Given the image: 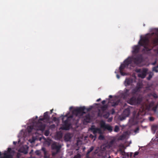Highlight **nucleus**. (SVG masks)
Returning a JSON list of instances; mask_svg holds the SVG:
<instances>
[{
    "mask_svg": "<svg viewBox=\"0 0 158 158\" xmlns=\"http://www.w3.org/2000/svg\"><path fill=\"white\" fill-rule=\"evenodd\" d=\"M91 108H86V109L85 110V112H88L90 110H91Z\"/></svg>",
    "mask_w": 158,
    "mask_h": 158,
    "instance_id": "39",
    "label": "nucleus"
},
{
    "mask_svg": "<svg viewBox=\"0 0 158 158\" xmlns=\"http://www.w3.org/2000/svg\"><path fill=\"white\" fill-rule=\"evenodd\" d=\"M94 149L93 147H91L87 151V153L89 154L90 153L91 151H92Z\"/></svg>",
    "mask_w": 158,
    "mask_h": 158,
    "instance_id": "33",
    "label": "nucleus"
},
{
    "mask_svg": "<svg viewBox=\"0 0 158 158\" xmlns=\"http://www.w3.org/2000/svg\"><path fill=\"white\" fill-rule=\"evenodd\" d=\"M89 137L91 138L92 139H94L95 138V135H94L92 134H90L89 136Z\"/></svg>",
    "mask_w": 158,
    "mask_h": 158,
    "instance_id": "36",
    "label": "nucleus"
},
{
    "mask_svg": "<svg viewBox=\"0 0 158 158\" xmlns=\"http://www.w3.org/2000/svg\"><path fill=\"white\" fill-rule=\"evenodd\" d=\"M142 101V98L139 97L136 98V97L133 96L128 100L127 102L131 105H135L140 104Z\"/></svg>",
    "mask_w": 158,
    "mask_h": 158,
    "instance_id": "4",
    "label": "nucleus"
},
{
    "mask_svg": "<svg viewBox=\"0 0 158 158\" xmlns=\"http://www.w3.org/2000/svg\"><path fill=\"white\" fill-rule=\"evenodd\" d=\"M138 130H139V128H137L136 129V130L135 131V132H136Z\"/></svg>",
    "mask_w": 158,
    "mask_h": 158,
    "instance_id": "57",
    "label": "nucleus"
},
{
    "mask_svg": "<svg viewBox=\"0 0 158 158\" xmlns=\"http://www.w3.org/2000/svg\"><path fill=\"white\" fill-rule=\"evenodd\" d=\"M137 85H138V84H137ZM140 88L141 87L140 85H138L136 86L134 89L132 90V94H136L137 92L140 91Z\"/></svg>",
    "mask_w": 158,
    "mask_h": 158,
    "instance_id": "16",
    "label": "nucleus"
},
{
    "mask_svg": "<svg viewBox=\"0 0 158 158\" xmlns=\"http://www.w3.org/2000/svg\"><path fill=\"white\" fill-rule=\"evenodd\" d=\"M156 63V62H155L152 63L153 65H155Z\"/></svg>",
    "mask_w": 158,
    "mask_h": 158,
    "instance_id": "56",
    "label": "nucleus"
},
{
    "mask_svg": "<svg viewBox=\"0 0 158 158\" xmlns=\"http://www.w3.org/2000/svg\"><path fill=\"white\" fill-rule=\"evenodd\" d=\"M106 101L105 100H104L102 101V104L104 105L105 104V103H106Z\"/></svg>",
    "mask_w": 158,
    "mask_h": 158,
    "instance_id": "44",
    "label": "nucleus"
},
{
    "mask_svg": "<svg viewBox=\"0 0 158 158\" xmlns=\"http://www.w3.org/2000/svg\"><path fill=\"white\" fill-rule=\"evenodd\" d=\"M119 130V127L117 126L116 125L115 126L114 128V131L115 132H118Z\"/></svg>",
    "mask_w": 158,
    "mask_h": 158,
    "instance_id": "28",
    "label": "nucleus"
},
{
    "mask_svg": "<svg viewBox=\"0 0 158 158\" xmlns=\"http://www.w3.org/2000/svg\"><path fill=\"white\" fill-rule=\"evenodd\" d=\"M98 115L99 116H102V114L101 113L100 111H99L98 113Z\"/></svg>",
    "mask_w": 158,
    "mask_h": 158,
    "instance_id": "40",
    "label": "nucleus"
},
{
    "mask_svg": "<svg viewBox=\"0 0 158 158\" xmlns=\"http://www.w3.org/2000/svg\"><path fill=\"white\" fill-rule=\"evenodd\" d=\"M11 148H8V150H7V152L6 151L5 152H6V153H7L8 154H10V151H11Z\"/></svg>",
    "mask_w": 158,
    "mask_h": 158,
    "instance_id": "35",
    "label": "nucleus"
},
{
    "mask_svg": "<svg viewBox=\"0 0 158 158\" xmlns=\"http://www.w3.org/2000/svg\"><path fill=\"white\" fill-rule=\"evenodd\" d=\"M100 134V135L98 137V139L99 140H104V138H105L104 136L103 135H102L101 134Z\"/></svg>",
    "mask_w": 158,
    "mask_h": 158,
    "instance_id": "30",
    "label": "nucleus"
},
{
    "mask_svg": "<svg viewBox=\"0 0 158 158\" xmlns=\"http://www.w3.org/2000/svg\"><path fill=\"white\" fill-rule=\"evenodd\" d=\"M109 120H110V121H111V119H109Z\"/></svg>",
    "mask_w": 158,
    "mask_h": 158,
    "instance_id": "61",
    "label": "nucleus"
},
{
    "mask_svg": "<svg viewBox=\"0 0 158 158\" xmlns=\"http://www.w3.org/2000/svg\"><path fill=\"white\" fill-rule=\"evenodd\" d=\"M119 158V157H117V158Z\"/></svg>",
    "mask_w": 158,
    "mask_h": 158,
    "instance_id": "62",
    "label": "nucleus"
},
{
    "mask_svg": "<svg viewBox=\"0 0 158 158\" xmlns=\"http://www.w3.org/2000/svg\"><path fill=\"white\" fill-rule=\"evenodd\" d=\"M86 108L85 106L77 108L74 109L72 111V113L73 114L76 116H82L84 114H85L86 112L85 110Z\"/></svg>",
    "mask_w": 158,
    "mask_h": 158,
    "instance_id": "5",
    "label": "nucleus"
},
{
    "mask_svg": "<svg viewBox=\"0 0 158 158\" xmlns=\"http://www.w3.org/2000/svg\"><path fill=\"white\" fill-rule=\"evenodd\" d=\"M133 154V153L132 152H131L130 153V156L131 157L132 156V155Z\"/></svg>",
    "mask_w": 158,
    "mask_h": 158,
    "instance_id": "53",
    "label": "nucleus"
},
{
    "mask_svg": "<svg viewBox=\"0 0 158 158\" xmlns=\"http://www.w3.org/2000/svg\"><path fill=\"white\" fill-rule=\"evenodd\" d=\"M101 98H99V99H98L96 101H97V102H99V101H101Z\"/></svg>",
    "mask_w": 158,
    "mask_h": 158,
    "instance_id": "47",
    "label": "nucleus"
},
{
    "mask_svg": "<svg viewBox=\"0 0 158 158\" xmlns=\"http://www.w3.org/2000/svg\"><path fill=\"white\" fill-rule=\"evenodd\" d=\"M120 101L119 100H117L115 101L111 102V105L112 106L115 107L118 105Z\"/></svg>",
    "mask_w": 158,
    "mask_h": 158,
    "instance_id": "19",
    "label": "nucleus"
},
{
    "mask_svg": "<svg viewBox=\"0 0 158 158\" xmlns=\"http://www.w3.org/2000/svg\"><path fill=\"white\" fill-rule=\"evenodd\" d=\"M127 66L124 64H121L119 67V70L121 74L122 75H125V73L123 72V70Z\"/></svg>",
    "mask_w": 158,
    "mask_h": 158,
    "instance_id": "13",
    "label": "nucleus"
},
{
    "mask_svg": "<svg viewBox=\"0 0 158 158\" xmlns=\"http://www.w3.org/2000/svg\"><path fill=\"white\" fill-rule=\"evenodd\" d=\"M72 108H73V107H70V108H69V109H70V110H71L72 109Z\"/></svg>",
    "mask_w": 158,
    "mask_h": 158,
    "instance_id": "55",
    "label": "nucleus"
},
{
    "mask_svg": "<svg viewBox=\"0 0 158 158\" xmlns=\"http://www.w3.org/2000/svg\"><path fill=\"white\" fill-rule=\"evenodd\" d=\"M53 120L54 122H55V121H56L57 120H59V118H56V117H53Z\"/></svg>",
    "mask_w": 158,
    "mask_h": 158,
    "instance_id": "37",
    "label": "nucleus"
},
{
    "mask_svg": "<svg viewBox=\"0 0 158 158\" xmlns=\"http://www.w3.org/2000/svg\"><path fill=\"white\" fill-rule=\"evenodd\" d=\"M154 75V73L152 72H150L149 73L148 76L147 77V79L148 80H150L152 77Z\"/></svg>",
    "mask_w": 158,
    "mask_h": 158,
    "instance_id": "22",
    "label": "nucleus"
},
{
    "mask_svg": "<svg viewBox=\"0 0 158 158\" xmlns=\"http://www.w3.org/2000/svg\"><path fill=\"white\" fill-rule=\"evenodd\" d=\"M35 153L38 156H40L41 155V152L40 150H36Z\"/></svg>",
    "mask_w": 158,
    "mask_h": 158,
    "instance_id": "32",
    "label": "nucleus"
},
{
    "mask_svg": "<svg viewBox=\"0 0 158 158\" xmlns=\"http://www.w3.org/2000/svg\"><path fill=\"white\" fill-rule=\"evenodd\" d=\"M133 60L132 57H129L124 61V64L127 66L130 65L132 67H134L135 65L132 63Z\"/></svg>",
    "mask_w": 158,
    "mask_h": 158,
    "instance_id": "10",
    "label": "nucleus"
},
{
    "mask_svg": "<svg viewBox=\"0 0 158 158\" xmlns=\"http://www.w3.org/2000/svg\"><path fill=\"white\" fill-rule=\"evenodd\" d=\"M129 91V89H126L125 94L127 93Z\"/></svg>",
    "mask_w": 158,
    "mask_h": 158,
    "instance_id": "45",
    "label": "nucleus"
},
{
    "mask_svg": "<svg viewBox=\"0 0 158 158\" xmlns=\"http://www.w3.org/2000/svg\"><path fill=\"white\" fill-rule=\"evenodd\" d=\"M148 70L147 69H143L142 72L138 74V77L142 78H144L146 75Z\"/></svg>",
    "mask_w": 158,
    "mask_h": 158,
    "instance_id": "11",
    "label": "nucleus"
},
{
    "mask_svg": "<svg viewBox=\"0 0 158 158\" xmlns=\"http://www.w3.org/2000/svg\"><path fill=\"white\" fill-rule=\"evenodd\" d=\"M133 79L131 78H126L124 81V85L126 86L130 85L133 83Z\"/></svg>",
    "mask_w": 158,
    "mask_h": 158,
    "instance_id": "12",
    "label": "nucleus"
},
{
    "mask_svg": "<svg viewBox=\"0 0 158 158\" xmlns=\"http://www.w3.org/2000/svg\"><path fill=\"white\" fill-rule=\"evenodd\" d=\"M60 135L61 137H62V135H61H61Z\"/></svg>",
    "mask_w": 158,
    "mask_h": 158,
    "instance_id": "59",
    "label": "nucleus"
},
{
    "mask_svg": "<svg viewBox=\"0 0 158 158\" xmlns=\"http://www.w3.org/2000/svg\"><path fill=\"white\" fill-rule=\"evenodd\" d=\"M155 127V126H152V129H153Z\"/></svg>",
    "mask_w": 158,
    "mask_h": 158,
    "instance_id": "58",
    "label": "nucleus"
},
{
    "mask_svg": "<svg viewBox=\"0 0 158 158\" xmlns=\"http://www.w3.org/2000/svg\"><path fill=\"white\" fill-rule=\"evenodd\" d=\"M71 137L69 134H65L64 136V139L65 141H68L70 140Z\"/></svg>",
    "mask_w": 158,
    "mask_h": 158,
    "instance_id": "20",
    "label": "nucleus"
},
{
    "mask_svg": "<svg viewBox=\"0 0 158 158\" xmlns=\"http://www.w3.org/2000/svg\"><path fill=\"white\" fill-rule=\"evenodd\" d=\"M79 142V141L78 140L77 141V143H76V144L77 145H78V142Z\"/></svg>",
    "mask_w": 158,
    "mask_h": 158,
    "instance_id": "50",
    "label": "nucleus"
},
{
    "mask_svg": "<svg viewBox=\"0 0 158 158\" xmlns=\"http://www.w3.org/2000/svg\"><path fill=\"white\" fill-rule=\"evenodd\" d=\"M13 143L15 144L16 143V142H15V141H14L13 142Z\"/></svg>",
    "mask_w": 158,
    "mask_h": 158,
    "instance_id": "54",
    "label": "nucleus"
},
{
    "mask_svg": "<svg viewBox=\"0 0 158 158\" xmlns=\"http://www.w3.org/2000/svg\"><path fill=\"white\" fill-rule=\"evenodd\" d=\"M153 43L154 45H157L158 44V38H156L153 40Z\"/></svg>",
    "mask_w": 158,
    "mask_h": 158,
    "instance_id": "24",
    "label": "nucleus"
},
{
    "mask_svg": "<svg viewBox=\"0 0 158 158\" xmlns=\"http://www.w3.org/2000/svg\"><path fill=\"white\" fill-rule=\"evenodd\" d=\"M130 114V110L129 108L125 109L123 111V115L125 117H128Z\"/></svg>",
    "mask_w": 158,
    "mask_h": 158,
    "instance_id": "15",
    "label": "nucleus"
},
{
    "mask_svg": "<svg viewBox=\"0 0 158 158\" xmlns=\"http://www.w3.org/2000/svg\"><path fill=\"white\" fill-rule=\"evenodd\" d=\"M158 68V65L155 66L154 67L152 68V70L153 71H154L156 73H158V69H157Z\"/></svg>",
    "mask_w": 158,
    "mask_h": 158,
    "instance_id": "26",
    "label": "nucleus"
},
{
    "mask_svg": "<svg viewBox=\"0 0 158 158\" xmlns=\"http://www.w3.org/2000/svg\"><path fill=\"white\" fill-rule=\"evenodd\" d=\"M150 95L155 99L157 98H158L157 95L155 93L151 94Z\"/></svg>",
    "mask_w": 158,
    "mask_h": 158,
    "instance_id": "29",
    "label": "nucleus"
},
{
    "mask_svg": "<svg viewBox=\"0 0 158 158\" xmlns=\"http://www.w3.org/2000/svg\"><path fill=\"white\" fill-rule=\"evenodd\" d=\"M127 156H129V155H128V154H127Z\"/></svg>",
    "mask_w": 158,
    "mask_h": 158,
    "instance_id": "60",
    "label": "nucleus"
},
{
    "mask_svg": "<svg viewBox=\"0 0 158 158\" xmlns=\"http://www.w3.org/2000/svg\"><path fill=\"white\" fill-rule=\"evenodd\" d=\"M61 116L63 117L62 121L63 123L62 129L65 130H69L71 125V120L73 118V116L71 115L68 117V115L66 114L64 116L62 115Z\"/></svg>",
    "mask_w": 158,
    "mask_h": 158,
    "instance_id": "1",
    "label": "nucleus"
},
{
    "mask_svg": "<svg viewBox=\"0 0 158 158\" xmlns=\"http://www.w3.org/2000/svg\"><path fill=\"white\" fill-rule=\"evenodd\" d=\"M149 120L150 121H153L154 120V118L152 117H150Z\"/></svg>",
    "mask_w": 158,
    "mask_h": 158,
    "instance_id": "41",
    "label": "nucleus"
},
{
    "mask_svg": "<svg viewBox=\"0 0 158 158\" xmlns=\"http://www.w3.org/2000/svg\"><path fill=\"white\" fill-rule=\"evenodd\" d=\"M116 77L118 79H119L120 78V76L118 74H117L116 75Z\"/></svg>",
    "mask_w": 158,
    "mask_h": 158,
    "instance_id": "46",
    "label": "nucleus"
},
{
    "mask_svg": "<svg viewBox=\"0 0 158 158\" xmlns=\"http://www.w3.org/2000/svg\"><path fill=\"white\" fill-rule=\"evenodd\" d=\"M107 106L106 105L102 106L101 108L103 113L107 109Z\"/></svg>",
    "mask_w": 158,
    "mask_h": 158,
    "instance_id": "23",
    "label": "nucleus"
},
{
    "mask_svg": "<svg viewBox=\"0 0 158 158\" xmlns=\"http://www.w3.org/2000/svg\"><path fill=\"white\" fill-rule=\"evenodd\" d=\"M53 110V109H52L51 110H50V111H51L50 114H52V113Z\"/></svg>",
    "mask_w": 158,
    "mask_h": 158,
    "instance_id": "49",
    "label": "nucleus"
},
{
    "mask_svg": "<svg viewBox=\"0 0 158 158\" xmlns=\"http://www.w3.org/2000/svg\"><path fill=\"white\" fill-rule=\"evenodd\" d=\"M133 62H134L133 64L135 66L140 64L142 62L143 58L141 55H138L132 57Z\"/></svg>",
    "mask_w": 158,
    "mask_h": 158,
    "instance_id": "7",
    "label": "nucleus"
},
{
    "mask_svg": "<svg viewBox=\"0 0 158 158\" xmlns=\"http://www.w3.org/2000/svg\"><path fill=\"white\" fill-rule=\"evenodd\" d=\"M41 150L44 152V157H45L47 156V152L45 148L43 147L41 148Z\"/></svg>",
    "mask_w": 158,
    "mask_h": 158,
    "instance_id": "25",
    "label": "nucleus"
},
{
    "mask_svg": "<svg viewBox=\"0 0 158 158\" xmlns=\"http://www.w3.org/2000/svg\"><path fill=\"white\" fill-rule=\"evenodd\" d=\"M121 152H122V155H125V152L124 151H122V150H121Z\"/></svg>",
    "mask_w": 158,
    "mask_h": 158,
    "instance_id": "42",
    "label": "nucleus"
},
{
    "mask_svg": "<svg viewBox=\"0 0 158 158\" xmlns=\"http://www.w3.org/2000/svg\"><path fill=\"white\" fill-rule=\"evenodd\" d=\"M81 155L80 154H78L77 155H75L74 156L73 158H81Z\"/></svg>",
    "mask_w": 158,
    "mask_h": 158,
    "instance_id": "34",
    "label": "nucleus"
},
{
    "mask_svg": "<svg viewBox=\"0 0 158 158\" xmlns=\"http://www.w3.org/2000/svg\"><path fill=\"white\" fill-rule=\"evenodd\" d=\"M49 134V131L48 130H46L44 133V135L46 136H48Z\"/></svg>",
    "mask_w": 158,
    "mask_h": 158,
    "instance_id": "31",
    "label": "nucleus"
},
{
    "mask_svg": "<svg viewBox=\"0 0 158 158\" xmlns=\"http://www.w3.org/2000/svg\"><path fill=\"white\" fill-rule=\"evenodd\" d=\"M48 112H46L44 113V117L47 120H49V117L48 115Z\"/></svg>",
    "mask_w": 158,
    "mask_h": 158,
    "instance_id": "21",
    "label": "nucleus"
},
{
    "mask_svg": "<svg viewBox=\"0 0 158 158\" xmlns=\"http://www.w3.org/2000/svg\"><path fill=\"white\" fill-rule=\"evenodd\" d=\"M112 110V113L113 114L114 113V109H113Z\"/></svg>",
    "mask_w": 158,
    "mask_h": 158,
    "instance_id": "52",
    "label": "nucleus"
},
{
    "mask_svg": "<svg viewBox=\"0 0 158 158\" xmlns=\"http://www.w3.org/2000/svg\"><path fill=\"white\" fill-rule=\"evenodd\" d=\"M156 107H154L153 108V110L155 111H156Z\"/></svg>",
    "mask_w": 158,
    "mask_h": 158,
    "instance_id": "48",
    "label": "nucleus"
},
{
    "mask_svg": "<svg viewBox=\"0 0 158 158\" xmlns=\"http://www.w3.org/2000/svg\"><path fill=\"white\" fill-rule=\"evenodd\" d=\"M84 122L89 123L90 122V118L89 114H86L84 118Z\"/></svg>",
    "mask_w": 158,
    "mask_h": 158,
    "instance_id": "17",
    "label": "nucleus"
},
{
    "mask_svg": "<svg viewBox=\"0 0 158 158\" xmlns=\"http://www.w3.org/2000/svg\"><path fill=\"white\" fill-rule=\"evenodd\" d=\"M109 98H112V95H109Z\"/></svg>",
    "mask_w": 158,
    "mask_h": 158,
    "instance_id": "51",
    "label": "nucleus"
},
{
    "mask_svg": "<svg viewBox=\"0 0 158 158\" xmlns=\"http://www.w3.org/2000/svg\"><path fill=\"white\" fill-rule=\"evenodd\" d=\"M90 130L92 132L93 134L95 135V138L94 139V141L95 140L96 138V134L97 133L99 134H102V131L101 130L98 128L95 127V126L94 125L92 126L90 128Z\"/></svg>",
    "mask_w": 158,
    "mask_h": 158,
    "instance_id": "8",
    "label": "nucleus"
},
{
    "mask_svg": "<svg viewBox=\"0 0 158 158\" xmlns=\"http://www.w3.org/2000/svg\"><path fill=\"white\" fill-rule=\"evenodd\" d=\"M139 153V152H135L134 156L135 157L136 156H137L138 155Z\"/></svg>",
    "mask_w": 158,
    "mask_h": 158,
    "instance_id": "38",
    "label": "nucleus"
},
{
    "mask_svg": "<svg viewBox=\"0 0 158 158\" xmlns=\"http://www.w3.org/2000/svg\"><path fill=\"white\" fill-rule=\"evenodd\" d=\"M101 127L105 130H107L110 132L112 131H113L112 127L109 124H106L104 122L101 123Z\"/></svg>",
    "mask_w": 158,
    "mask_h": 158,
    "instance_id": "9",
    "label": "nucleus"
},
{
    "mask_svg": "<svg viewBox=\"0 0 158 158\" xmlns=\"http://www.w3.org/2000/svg\"><path fill=\"white\" fill-rule=\"evenodd\" d=\"M139 46H135L133 48V52L134 53H137L139 52Z\"/></svg>",
    "mask_w": 158,
    "mask_h": 158,
    "instance_id": "18",
    "label": "nucleus"
},
{
    "mask_svg": "<svg viewBox=\"0 0 158 158\" xmlns=\"http://www.w3.org/2000/svg\"><path fill=\"white\" fill-rule=\"evenodd\" d=\"M137 72V73H141V69H138L136 71Z\"/></svg>",
    "mask_w": 158,
    "mask_h": 158,
    "instance_id": "43",
    "label": "nucleus"
},
{
    "mask_svg": "<svg viewBox=\"0 0 158 158\" xmlns=\"http://www.w3.org/2000/svg\"><path fill=\"white\" fill-rule=\"evenodd\" d=\"M51 148L52 150V155L53 156L60 152L61 146L59 143L54 142L51 144Z\"/></svg>",
    "mask_w": 158,
    "mask_h": 158,
    "instance_id": "3",
    "label": "nucleus"
},
{
    "mask_svg": "<svg viewBox=\"0 0 158 158\" xmlns=\"http://www.w3.org/2000/svg\"><path fill=\"white\" fill-rule=\"evenodd\" d=\"M37 127L36 126V123L35 124H34L33 126H28L27 128V129L28 133H30L32 131V130L33 129H34L37 131H38L39 130L36 129Z\"/></svg>",
    "mask_w": 158,
    "mask_h": 158,
    "instance_id": "14",
    "label": "nucleus"
},
{
    "mask_svg": "<svg viewBox=\"0 0 158 158\" xmlns=\"http://www.w3.org/2000/svg\"><path fill=\"white\" fill-rule=\"evenodd\" d=\"M149 42V40L148 38L147 37H145L141 38L138 43L140 46L143 47V51H148L151 50V49L148 47Z\"/></svg>",
    "mask_w": 158,
    "mask_h": 158,
    "instance_id": "2",
    "label": "nucleus"
},
{
    "mask_svg": "<svg viewBox=\"0 0 158 158\" xmlns=\"http://www.w3.org/2000/svg\"><path fill=\"white\" fill-rule=\"evenodd\" d=\"M110 116V114L108 112H106V114L103 115V117L106 118H107Z\"/></svg>",
    "mask_w": 158,
    "mask_h": 158,
    "instance_id": "27",
    "label": "nucleus"
},
{
    "mask_svg": "<svg viewBox=\"0 0 158 158\" xmlns=\"http://www.w3.org/2000/svg\"><path fill=\"white\" fill-rule=\"evenodd\" d=\"M44 120H46V119L44 117H42V116H40L38 122L36 123V126L37 127V130L42 131H43L44 130L45 128V125L42 122H40V121H43Z\"/></svg>",
    "mask_w": 158,
    "mask_h": 158,
    "instance_id": "6",
    "label": "nucleus"
}]
</instances>
